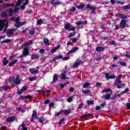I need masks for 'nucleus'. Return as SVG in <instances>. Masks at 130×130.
I'll use <instances>...</instances> for the list:
<instances>
[{"mask_svg": "<svg viewBox=\"0 0 130 130\" xmlns=\"http://www.w3.org/2000/svg\"><path fill=\"white\" fill-rule=\"evenodd\" d=\"M104 49H105V47H101V46H98L96 47L95 50L98 52H101V51H103V50H104Z\"/></svg>", "mask_w": 130, "mask_h": 130, "instance_id": "10", "label": "nucleus"}, {"mask_svg": "<svg viewBox=\"0 0 130 130\" xmlns=\"http://www.w3.org/2000/svg\"><path fill=\"white\" fill-rule=\"evenodd\" d=\"M100 106L101 107H105V106H106V103L105 102H103L100 104Z\"/></svg>", "mask_w": 130, "mask_h": 130, "instance_id": "51", "label": "nucleus"}, {"mask_svg": "<svg viewBox=\"0 0 130 130\" xmlns=\"http://www.w3.org/2000/svg\"><path fill=\"white\" fill-rule=\"evenodd\" d=\"M70 11L71 12H75V11H76V8L75 7H72L71 9H70Z\"/></svg>", "mask_w": 130, "mask_h": 130, "instance_id": "59", "label": "nucleus"}, {"mask_svg": "<svg viewBox=\"0 0 130 130\" xmlns=\"http://www.w3.org/2000/svg\"><path fill=\"white\" fill-rule=\"evenodd\" d=\"M76 30V27L75 26L72 27L69 29V31H75Z\"/></svg>", "mask_w": 130, "mask_h": 130, "instance_id": "60", "label": "nucleus"}, {"mask_svg": "<svg viewBox=\"0 0 130 130\" xmlns=\"http://www.w3.org/2000/svg\"><path fill=\"white\" fill-rule=\"evenodd\" d=\"M29 72L32 74V75H34L35 74H37L38 73L39 71L38 70H35L34 68H31L29 69Z\"/></svg>", "mask_w": 130, "mask_h": 130, "instance_id": "12", "label": "nucleus"}, {"mask_svg": "<svg viewBox=\"0 0 130 130\" xmlns=\"http://www.w3.org/2000/svg\"><path fill=\"white\" fill-rule=\"evenodd\" d=\"M123 9H124V10H129L130 4L123 6Z\"/></svg>", "mask_w": 130, "mask_h": 130, "instance_id": "40", "label": "nucleus"}, {"mask_svg": "<svg viewBox=\"0 0 130 130\" xmlns=\"http://www.w3.org/2000/svg\"><path fill=\"white\" fill-rule=\"evenodd\" d=\"M120 79H121V75H119L116 79L115 83L116 84H121V81H120Z\"/></svg>", "mask_w": 130, "mask_h": 130, "instance_id": "9", "label": "nucleus"}, {"mask_svg": "<svg viewBox=\"0 0 130 130\" xmlns=\"http://www.w3.org/2000/svg\"><path fill=\"white\" fill-rule=\"evenodd\" d=\"M128 92V88H126L124 91L121 92V94H126Z\"/></svg>", "mask_w": 130, "mask_h": 130, "instance_id": "45", "label": "nucleus"}, {"mask_svg": "<svg viewBox=\"0 0 130 130\" xmlns=\"http://www.w3.org/2000/svg\"><path fill=\"white\" fill-rule=\"evenodd\" d=\"M22 126V130H27V129L26 128V126H25V124L24 123H22L21 125Z\"/></svg>", "mask_w": 130, "mask_h": 130, "instance_id": "48", "label": "nucleus"}, {"mask_svg": "<svg viewBox=\"0 0 130 130\" xmlns=\"http://www.w3.org/2000/svg\"><path fill=\"white\" fill-rule=\"evenodd\" d=\"M32 42L33 41L30 40L28 41L27 43L24 44L23 46H28V45H30V44H31Z\"/></svg>", "mask_w": 130, "mask_h": 130, "instance_id": "30", "label": "nucleus"}, {"mask_svg": "<svg viewBox=\"0 0 130 130\" xmlns=\"http://www.w3.org/2000/svg\"><path fill=\"white\" fill-rule=\"evenodd\" d=\"M7 12L4 11L2 13V17H7Z\"/></svg>", "mask_w": 130, "mask_h": 130, "instance_id": "54", "label": "nucleus"}, {"mask_svg": "<svg viewBox=\"0 0 130 130\" xmlns=\"http://www.w3.org/2000/svg\"><path fill=\"white\" fill-rule=\"evenodd\" d=\"M87 104L88 105H94V101H87Z\"/></svg>", "mask_w": 130, "mask_h": 130, "instance_id": "32", "label": "nucleus"}, {"mask_svg": "<svg viewBox=\"0 0 130 130\" xmlns=\"http://www.w3.org/2000/svg\"><path fill=\"white\" fill-rule=\"evenodd\" d=\"M49 103H50V100H47L44 102V104H49Z\"/></svg>", "mask_w": 130, "mask_h": 130, "instance_id": "57", "label": "nucleus"}, {"mask_svg": "<svg viewBox=\"0 0 130 130\" xmlns=\"http://www.w3.org/2000/svg\"><path fill=\"white\" fill-rule=\"evenodd\" d=\"M14 120H15V117H10L6 119L7 122H11L14 121Z\"/></svg>", "mask_w": 130, "mask_h": 130, "instance_id": "19", "label": "nucleus"}, {"mask_svg": "<svg viewBox=\"0 0 130 130\" xmlns=\"http://www.w3.org/2000/svg\"><path fill=\"white\" fill-rule=\"evenodd\" d=\"M5 26L6 28H7L8 20H7V19H4L3 20H0V31H2Z\"/></svg>", "mask_w": 130, "mask_h": 130, "instance_id": "2", "label": "nucleus"}, {"mask_svg": "<svg viewBox=\"0 0 130 130\" xmlns=\"http://www.w3.org/2000/svg\"><path fill=\"white\" fill-rule=\"evenodd\" d=\"M79 64H80V62H79V61L76 62L74 64V65L73 66V68L74 69L76 68H77L78 66H79Z\"/></svg>", "mask_w": 130, "mask_h": 130, "instance_id": "42", "label": "nucleus"}, {"mask_svg": "<svg viewBox=\"0 0 130 130\" xmlns=\"http://www.w3.org/2000/svg\"><path fill=\"white\" fill-rule=\"evenodd\" d=\"M21 20V18H20V17H17L16 19H15V22L16 23L14 24V25H18V24H19L20 23V20Z\"/></svg>", "mask_w": 130, "mask_h": 130, "instance_id": "28", "label": "nucleus"}, {"mask_svg": "<svg viewBox=\"0 0 130 130\" xmlns=\"http://www.w3.org/2000/svg\"><path fill=\"white\" fill-rule=\"evenodd\" d=\"M110 97H111V94H108L106 95H105V100H108V99H109Z\"/></svg>", "mask_w": 130, "mask_h": 130, "instance_id": "38", "label": "nucleus"}, {"mask_svg": "<svg viewBox=\"0 0 130 130\" xmlns=\"http://www.w3.org/2000/svg\"><path fill=\"white\" fill-rule=\"evenodd\" d=\"M120 64L123 67H125V66H126V63L125 62H120Z\"/></svg>", "mask_w": 130, "mask_h": 130, "instance_id": "53", "label": "nucleus"}, {"mask_svg": "<svg viewBox=\"0 0 130 130\" xmlns=\"http://www.w3.org/2000/svg\"><path fill=\"white\" fill-rule=\"evenodd\" d=\"M9 82L13 86H16V85H20V84H21V79H20V76L17 75L15 78L14 76L10 77Z\"/></svg>", "mask_w": 130, "mask_h": 130, "instance_id": "1", "label": "nucleus"}, {"mask_svg": "<svg viewBox=\"0 0 130 130\" xmlns=\"http://www.w3.org/2000/svg\"><path fill=\"white\" fill-rule=\"evenodd\" d=\"M70 28H71V23H67L64 25V28L66 30H70Z\"/></svg>", "mask_w": 130, "mask_h": 130, "instance_id": "23", "label": "nucleus"}, {"mask_svg": "<svg viewBox=\"0 0 130 130\" xmlns=\"http://www.w3.org/2000/svg\"><path fill=\"white\" fill-rule=\"evenodd\" d=\"M61 112L62 114H66V115H69L71 113V111L65 110H61Z\"/></svg>", "mask_w": 130, "mask_h": 130, "instance_id": "17", "label": "nucleus"}, {"mask_svg": "<svg viewBox=\"0 0 130 130\" xmlns=\"http://www.w3.org/2000/svg\"><path fill=\"white\" fill-rule=\"evenodd\" d=\"M9 63V60H7V58L4 57L3 60V64L4 66H7Z\"/></svg>", "mask_w": 130, "mask_h": 130, "instance_id": "26", "label": "nucleus"}, {"mask_svg": "<svg viewBox=\"0 0 130 130\" xmlns=\"http://www.w3.org/2000/svg\"><path fill=\"white\" fill-rule=\"evenodd\" d=\"M44 40V43L45 45H49V41L48 40V39H47V38H45L43 39Z\"/></svg>", "mask_w": 130, "mask_h": 130, "instance_id": "24", "label": "nucleus"}, {"mask_svg": "<svg viewBox=\"0 0 130 130\" xmlns=\"http://www.w3.org/2000/svg\"><path fill=\"white\" fill-rule=\"evenodd\" d=\"M15 29H8L7 32L8 37H11L12 35H14Z\"/></svg>", "mask_w": 130, "mask_h": 130, "instance_id": "4", "label": "nucleus"}, {"mask_svg": "<svg viewBox=\"0 0 130 130\" xmlns=\"http://www.w3.org/2000/svg\"><path fill=\"white\" fill-rule=\"evenodd\" d=\"M51 4V5H53L54 6H59V5H61V2L57 1H52Z\"/></svg>", "mask_w": 130, "mask_h": 130, "instance_id": "8", "label": "nucleus"}, {"mask_svg": "<svg viewBox=\"0 0 130 130\" xmlns=\"http://www.w3.org/2000/svg\"><path fill=\"white\" fill-rule=\"evenodd\" d=\"M76 8H77V9H84L85 8V4H82L81 5H77L76 6Z\"/></svg>", "mask_w": 130, "mask_h": 130, "instance_id": "29", "label": "nucleus"}, {"mask_svg": "<svg viewBox=\"0 0 130 130\" xmlns=\"http://www.w3.org/2000/svg\"><path fill=\"white\" fill-rule=\"evenodd\" d=\"M29 54V48H25L23 50V56H26Z\"/></svg>", "mask_w": 130, "mask_h": 130, "instance_id": "7", "label": "nucleus"}, {"mask_svg": "<svg viewBox=\"0 0 130 130\" xmlns=\"http://www.w3.org/2000/svg\"><path fill=\"white\" fill-rule=\"evenodd\" d=\"M42 19L39 20L37 22L36 25H41L42 24Z\"/></svg>", "mask_w": 130, "mask_h": 130, "instance_id": "46", "label": "nucleus"}, {"mask_svg": "<svg viewBox=\"0 0 130 130\" xmlns=\"http://www.w3.org/2000/svg\"><path fill=\"white\" fill-rule=\"evenodd\" d=\"M31 117L32 118H35V119H37V118H38V116H37L36 111H33L32 114L31 115Z\"/></svg>", "mask_w": 130, "mask_h": 130, "instance_id": "21", "label": "nucleus"}, {"mask_svg": "<svg viewBox=\"0 0 130 130\" xmlns=\"http://www.w3.org/2000/svg\"><path fill=\"white\" fill-rule=\"evenodd\" d=\"M90 85H91L90 83L86 82L83 84V88H87V87H89Z\"/></svg>", "mask_w": 130, "mask_h": 130, "instance_id": "35", "label": "nucleus"}, {"mask_svg": "<svg viewBox=\"0 0 130 130\" xmlns=\"http://www.w3.org/2000/svg\"><path fill=\"white\" fill-rule=\"evenodd\" d=\"M85 24H87V21H81L76 22V25H77V26H80L81 25H84Z\"/></svg>", "mask_w": 130, "mask_h": 130, "instance_id": "16", "label": "nucleus"}, {"mask_svg": "<svg viewBox=\"0 0 130 130\" xmlns=\"http://www.w3.org/2000/svg\"><path fill=\"white\" fill-rule=\"evenodd\" d=\"M18 2H17L16 3V7H19V6H20V5H21V4H22V3H23V2H24V0H18Z\"/></svg>", "mask_w": 130, "mask_h": 130, "instance_id": "34", "label": "nucleus"}, {"mask_svg": "<svg viewBox=\"0 0 130 130\" xmlns=\"http://www.w3.org/2000/svg\"><path fill=\"white\" fill-rule=\"evenodd\" d=\"M112 92V91H111L110 90V88H107L106 89H104L102 93H105V92Z\"/></svg>", "mask_w": 130, "mask_h": 130, "instance_id": "33", "label": "nucleus"}, {"mask_svg": "<svg viewBox=\"0 0 130 130\" xmlns=\"http://www.w3.org/2000/svg\"><path fill=\"white\" fill-rule=\"evenodd\" d=\"M39 121L41 123H43L45 121V119L43 117H41L39 119Z\"/></svg>", "mask_w": 130, "mask_h": 130, "instance_id": "39", "label": "nucleus"}, {"mask_svg": "<svg viewBox=\"0 0 130 130\" xmlns=\"http://www.w3.org/2000/svg\"><path fill=\"white\" fill-rule=\"evenodd\" d=\"M116 17H119V18H121L122 19H124V18H127V16L124 14H117Z\"/></svg>", "mask_w": 130, "mask_h": 130, "instance_id": "18", "label": "nucleus"}, {"mask_svg": "<svg viewBox=\"0 0 130 130\" xmlns=\"http://www.w3.org/2000/svg\"><path fill=\"white\" fill-rule=\"evenodd\" d=\"M26 90H27V88H26L25 86L22 87V89H21V90H22L23 92H25V91H26Z\"/></svg>", "mask_w": 130, "mask_h": 130, "instance_id": "61", "label": "nucleus"}, {"mask_svg": "<svg viewBox=\"0 0 130 130\" xmlns=\"http://www.w3.org/2000/svg\"><path fill=\"white\" fill-rule=\"evenodd\" d=\"M19 11V8H15L14 10H13V9H10L9 10V13H13V14H16L17 12Z\"/></svg>", "mask_w": 130, "mask_h": 130, "instance_id": "22", "label": "nucleus"}, {"mask_svg": "<svg viewBox=\"0 0 130 130\" xmlns=\"http://www.w3.org/2000/svg\"><path fill=\"white\" fill-rule=\"evenodd\" d=\"M4 6L5 7H14V5L13 4H4Z\"/></svg>", "mask_w": 130, "mask_h": 130, "instance_id": "43", "label": "nucleus"}, {"mask_svg": "<svg viewBox=\"0 0 130 130\" xmlns=\"http://www.w3.org/2000/svg\"><path fill=\"white\" fill-rule=\"evenodd\" d=\"M83 105H84V104H83V103H81L80 104H79L77 109H82V107H83Z\"/></svg>", "mask_w": 130, "mask_h": 130, "instance_id": "44", "label": "nucleus"}, {"mask_svg": "<svg viewBox=\"0 0 130 130\" xmlns=\"http://www.w3.org/2000/svg\"><path fill=\"white\" fill-rule=\"evenodd\" d=\"M31 59H38L39 57L36 55H32L31 57Z\"/></svg>", "mask_w": 130, "mask_h": 130, "instance_id": "36", "label": "nucleus"}, {"mask_svg": "<svg viewBox=\"0 0 130 130\" xmlns=\"http://www.w3.org/2000/svg\"><path fill=\"white\" fill-rule=\"evenodd\" d=\"M38 92H39V93L42 92V94L44 95H45L46 93H47V91L44 90H39Z\"/></svg>", "mask_w": 130, "mask_h": 130, "instance_id": "31", "label": "nucleus"}, {"mask_svg": "<svg viewBox=\"0 0 130 130\" xmlns=\"http://www.w3.org/2000/svg\"><path fill=\"white\" fill-rule=\"evenodd\" d=\"M25 2L20 7V9L21 10H24L25 7H26V6H28V3H29V0H25Z\"/></svg>", "mask_w": 130, "mask_h": 130, "instance_id": "14", "label": "nucleus"}, {"mask_svg": "<svg viewBox=\"0 0 130 130\" xmlns=\"http://www.w3.org/2000/svg\"><path fill=\"white\" fill-rule=\"evenodd\" d=\"M109 75H110V73H107L105 74V76L107 78V80L108 81L109 79H115V75H111L109 76Z\"/></svg>", "mask_w": 130, "mask_h": 130, "instance_id": "5", "label": "nucleus"}, {"mask_svg": "<svg viewBox=\"0 0 130 130\" xmlns=\"http://www.w3.org/2000/svg\"><path fill=\"white\" fill-rule=\"evenodd\" d=\"M35 33V31H34V30H31L29 31L30 35H34Z\"/></svg>", "mask_w": 130, "mask_h": 130, "instance_id": "56", "label": "nucleus"}, {"mask_svg": "<svg viewBox=\"0 0 130 130\" xmlns=\"http://www.w3.org/2000/svg\"><path fill=\"white\" fill-rule=\"evenodd\" d=\"M75 35H76V32H74L73 33H71L69 35V37L71 38V37H74V36H75Z\"/></svg>", "mask_w": 130, "mask_h": 130, "instance_id": "52", "label": "nucleus"}, {"mask_svg": "<svg viewBox=\"0 0 130 130\" xmlns=\"http://www.w3.org/2000/svg\"><path fill=\"white\" fill-rule=\"evenodd\" d=\"M67 73H68V71H63L61 73L60 77V79L61 80H69V79H70L69 77L66 76V75H67Z\"/></svg>", "mask_w": 130, "mask_h": 130, "instance_id": "3", "label": "nucleus"}, {"mask_svg": "<svg viewBox=\"0 0 130 130\" xmlns=\"http://www.w3.org/2000/svg\"><path fill=\"white\" fill-rule=\"evenodd\" d=\"M29 80V81H36V77H30Z\"/></svg>", "mask_w": 130, "mask_h": 130, "instance_id": "49", "label": "nucleus"}, {"mask_svg": "<svg viewBox=\"0 0 130 130\" xmlns=\"http://www.w3.org/2000/svg\"><path fill=\"white\" fill-rule=\"evenodd\" d=\"M33 98V95H28L27 96H24L21 95L20 96L19 99L20 100H25V99H32Z\"/></svg>", "mask_w": 130, "mask_h": 130, "instance_id": "6", "label": "nucleus"}, {"mask_svg": "<svg viewBox=\"0 0 130 130\" xmlns=\"http://www.w3.org/2000/svg\"><path fill=\"white\" fill-rule=\"evenodd\" d=\"M16 62H18V60H15L14 61H11L10 63H9V67H12L13 64H15Z\"/></svg>", "mask_w": 130, "mask_h": 130, "instance_id": "27", "label": "nucleus"}, {"mask_svg": "<svg viewBox=\"0 0 130 130\" xmlns=\"http://www.w3.org/2000/svg\"><path fill=\"white\" fill-rule=\"evenodd\" d=\"M63 121H64V119H63V118L61 119L58 123L59 125H60V124H61V123H62V122H63Z\"/></svg>", "mask_w": 130, "mask_h": 130, "instance_id": "50", "label": "nucleus"}, {"mask_svg": "<svg viewBox=\"0 0 130 130\" xmlns=\"http://www.w3.org/2000/svg\"><path fill=\"white\" fill-rule=\"evenodd\" d=\"M56 81H57V75L56 74H55L53 76V82L54 83V82Z\"/></svg>", "mask_w": 130, "mask_h": 130, "instance_id": "37", "label": "nucleus"}, {"mask_svg": "<svg viewBox=\"0 0 130 130\" xmlns=\"http://www.w3.org/2000/svg\"><path fill=\"white\" fill-rule=\"evenodd\" d=\"M26 22H20L18 24H14L15 27H22V26H24V25H25Z\"/></svg>", "mask_w": 130, "mask_h": 130, "instance_id": "15", "label": "nucleus"}, {"mask_svg": "<svg viewBox=\"0 0 130 130\" xmlns=\"http://www.w3.org/2000/svg\"><path fill=\"white\" fill-rule=\"evenodd\" d=\"M87 8H88V9H89V10H91L92 11H95V10H96V8L95 7H92L89 4L87 5Z\"/></svg>", "mask_w": 130, "mask_h": 130, "instance_id": "25", "label": "nucleus"}, {"mask_svg": "<svg viewBox=\"0 0 130 130\" xmlns=\"http://www.w3.org/2000/svg\"><path fill=\"white\" fill-rule=\"evenodd\" d=\"M60 48V46H57V47L53 48L52 50H51V53H54L55 52H56V50L57 49H59V48Z\"/></svg>", "mask_w": 130, "mask_h": 130, "instance_id": "20", "label": "nucleus"}, {"mask_svg": "<svg viewBox=\"0 0 130 130\" xmlns=\"http://www.w3.org/2000/svg\"><path fill=\"white\" fill-rule=\"evenodd\" d=\"M123 87H124V84H119L117 86V88H118V89H121L123 88Z\"/></svg>", "mask_w": 130, "mask_h": 130, "instance_id": "41", "label": "nucleus"}, {"mask_svg": "<svg viewBox=\"0 0 130 130\" xmlns=\"http://www.w3.org/2000/svg\"><path fill=\"white\" fill-rule=\"evenodd\" d=\"M59 58H60V59L62 58V56L60 55V56H58L55 57V59H59Z\"/></svg>", "mask_w": 130, "mask_h": 130, "instance_id": "64", "label": "nucleus"}, {"mask_svg": "<svg viewBox=\"0 0 130 130\" xmlns=\"http://www.w3.org/2000/svg\"><path fill=\"white\" fill-rule=\"evenodd\" d=\"M126 24V22L124 20H121L120 22V27L123 28L125 27V25Z\"/></svg>", "mask_w": 130, "mask_h": 130, "instance_id": "13", "label": "nucleus"}, {"mask_svg": "<svg viewBox=\"0 0 130 130\" xmlns=\"http://www.w3.org/2000/svg\"><path fill=\"white\" fill-rule=\"evenodd\" d=\"M4 90H9V86H5L3 87Z\"/></svg>", "mask_w": 130, "mask_h": 130, "instance_id": "63", "label": "nucleus"}, {"mask_svg": "<svg viewBox=\"0 0 130 130\" xmlns=\"http://www.w3.org/2000/svg\"><path fill=\"white\" fill-rule=\"evenodd\" d=\"M39 51L40 53H44V52H45L44 49H40Z\"/></svg>", "mask_w": 130, "mask_h": 130, "instance_id": "62", "label": "nucleus"}, {"mask_svg": "<svg viewBox=\"0 0 130 130\" xmlns=\"http://www.w3.org/2000/svg\"><path fill=\"white\" fill-rule=\"evenodd\" d=\"M78 49H79L78 47H75L74 48H73V49H72L70 52H69L67 54L68 55H70V54H72V53H74V52H76V51H77V50H78Z\"/></svg>", "mask_w": 130, "mask_h": 130, "instance_id": "11", "label": "nucleus"}, {"mask_svg": "<svg viewBox=\"0 0 130 130\" xmlns=\"http://www.w3.org/2000/svg\"><path fill=\"white\" fill-rule=\"evenodd\" d=\"M71 101H73V98H69L67 99V102L70 103Z\"/></svg>", "mask_w": 130, "mask_h": 130, "instance_id": "58", "label": "nucleus"}, {"mask_svg": "<svg viewBox=\"0 0 130 130\" xmlns=\"http://www.w3.org/2000/svg\"><path fill=\"white\" fill-rule=\"evenodd\" d=\"M82 93H84V94H88V93H90V90H82Z\"/></svg>", "mask_w": 130, "mask_h": 130, "instance_id": "47", "label": "nucleus"}, {"mask_svg": "<svg viewBox=\"0 0 130 130\" xmlns=\"http://www.w3.org/2000/svg\"><path fill=\"white\" fill-rule=\"evenodd\" d=\"M110 44H111V45H115V41H110Z\"/></svg>", "mask_w": 130, "mask_h": 130, "instance_id": "55", "label": "nucleus"}]
</instances>
